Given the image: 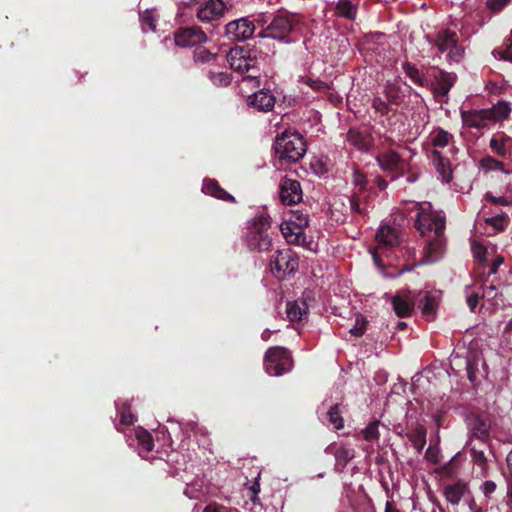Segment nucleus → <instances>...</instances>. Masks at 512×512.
<instances>
[{"label": "nucleus", "instance_id": "nucleus-30", "mask_svg": "<svg viewBox=\"0 0 512 512\" xmlns=\"http://www.w3.org/2000/svg\"><path fill=\"white\" fill-rule=\"evenodd\" d=\"M347 141L358 150L367 151L370 147V137L356 129L348 131Z\"/></svg>", "mask_w": 512, "mask_h": 512}, {"label": "nucleus", "instance_id": "nucleus-44", "mask_svg": "<svg viewBox=\"0 0 512 512\" xmlns=\"http://www.w3.org/2000/svg\"><path fill=\"white\" fill-rule=\"evenodd\" d=\"M450 137L451 135L447 131L439 129L437 134L432 139V144L434 147L443 148L448 145Z\"/></svg>", "mask_w": 512, "mask_h": 512}, {"label": "nucleus", "instance_id": "nucleus-55", "mask_svg": "<svg viewBox=\"0 0 512 512\" xmlns=\"http://www.w3.org/2000/svg\"><path fill=\"white\" fill-rule=\"evenodd\" d=\"M473 253H474V256L477 259H479L480 262L486 261L487 249L484 246H482V245L474 246Z\"/></svg>", "mask_w": 512, "mask_h": 512}, {"label": "nucleus", "instance_id": "nucleus-34", "mask_svg": "<svg viewBox=\"0 0 512 512\" xmlns=\"http://www.w3.org/2000/svg\"><path fill=\"white\" fill-rule=\"evenodd\" d=\"M336 467L343 470L346 465L354 458V450L346 448L344 446L339 447L335 451Z\"/></svg>", "mask_w": 512, "mask_h": 512}, {"label": "nucleus", "instance_id": "nucleus-40", "mask_svg": "<svg viewBox=\"0 0 512 512\" xmlns=\"http://www.w3.org/2000/svg\"><path fill=\"white\" fill-rule=\"evenodd\" d=\"M217 58V54L210 52L205 47H197L193 51V59L195 62L208 63Z\"/></svg>", "mask_w": 512, "mask_h": 512}, {"label": "nucleus", "instance_id": "nucleus-5", "mask_svg": "<svg viewBox=\"0 0 512 512\" xmlns=\"http://www.w3.org/2000/svg\"><path fill=\"white\" fill-rule=\"evenodd\" d=\"M299 267V258L290 248L278 250L270 260L272 274L283 279L286 275L294 274Z\"/></svg>", "mask_w": 512, "mask_h": 512}, {"label": "nucleus", "instance_id": "nucleus-39", "mask_svg": "<svg viewBox=\"0 0 512 512\" xmlns=\"http://www.w3.org/2000/svg\"><path fill=\"white\" fill-rule=\"evenodd\" d=\"M481 167L486 170H500L505 174H509L510 172L505 169V165L503 162L493 158L492 156H486L481 159Z\"/></svg>", "mask_w": 512, "mask_h": 512}, {"label": "nucleus", "instance_id": "nucleus-27", "mask_svg": "<svg viewBox=\"0 0 512 512\" xmlns=\"http://www.w3.org/2000/svg\"><path fill=\"white\" fill-rule=\"evenodd\" d=\"M431 157L433 164L437 172L441 175L443 181L449 182L452 179V170L449 160L444 158L437 150H433Z\"/></svg>", "mask_w": 512, "mask_h": 512}, {"label": "nucleus", "instance_id": "nucleus-1", "mask_svg": "<svg viewBox=\"0 0 512 512\" xmlns=\"http://www.w3.org/2000/svg\"><path fill=\"white\" fill-rule=\"evenodd\" d=\"M273 149L280 166L297 163L306 153V140L298 132L284 131L277 135Z\"/></svg>", "mask_w": 512, "mask_h": 512}, {"label": "nucleus", "instance_id": "nucleus-14", "mask_svg": "<svg viewBox=\"0 0 512 512\" xmlns=\"http://www.w3.org/2000/svg\"><path fill=\"white\" fill-rule=\"evenodd\" d=\"M227 61L230 67L239 73L250 72V70H257V61L247 56V51L242 48L231 49L227 55Z\"/></svg>", "mask_w": 512, "mask_h": 512}, {"label": "nucleus", "instance_id": "nucleus-36", "mask_svg": "<svg viewBox=\"0 0 512 512\" xmlns=\"http://www.w3.org/2000/svg\"><path fill=\"white\" fill-rule=\"evenodd\" d=\"M328 420L334 429L340 430L344 427V420L340 404L333 405L327 412Z\"/></svg>", "mask_w": 512, "mask_h": 512}, {"label": "nucleus", "instance_id": "nucleus-41", "mask_svg": "<svg viewBox=\"0 0 512 512\" xmlns=\"http://www.w3.org/2000/svg\"><path fill=\"white\" fill-rule=\"evenodd\" d=\"M352 183L358 188L359 192H365L367 190V177L359 169H355L352 174Z\"/></svg>", "mask_w": 512, "mask_h": 512}, {"label": "nucleus", "instance_id": "nucleus-60", "mask_svg": "<svg viewBox=\"0 0 512 512\" xmlns=\"http://www.w3.org/2000/svg\"><path fill=\"white\" fill-rule=\"evenodd\" d=\"M497 296V292H496V287L491 284L490 286H488L483 295L481 296L482 298L484 297H487V298H495Z\"/></svg>", "mask_w": 512, "mask_h": 512}, {"label": "nucleus", "instance_id": "nucleus-17", "mask_svg": "<svg viewBox=\"0 0 512 512\" xmlns=\"http://www.w3.org/2000/svg\"><path fill=\"white\" fill-rule=\"evenodd\" d=\"M468 494H471L469 484L461 479L443 487V495L452 506H457L461 499Z\"/></svg>", "mask_w": 512, "mask_h": 512}, {"label": "nucleus", "instance_id": "nucleus-10", "mask_svg": "<svg viewBox=\"0 0 512 512\" xmlns=\"http://www.w3.org/2000/svg\"><path fill=\"white\" fill-rule=\"evenodd\" d=\"M417 302L416 293L409 289L398 291L391 299L393 311L399 318L410 317Z\"/></svg>", "mask_w": 512, "mask_h": 512}, {"label": "nucleus", "instance_id": "nucleus-51", "mask_svg": "<svg viewBox=\"0 0 512 512\" xmlns=\"http://www.w3.org/2000/svg\"><path fill=\"white\" fill-rule=\"evenodd\" d=\"M507 216L497 215L487 219V223L492 225L495 229L501 231L504 230L503 222L506 220Z\"/></svg>", "mask_w": 512, "mask_h": 512}, {"label": "nucleus", "instance_id": "nucleus-47", "mask_svg": "<svg viewBox=\"0 0 512 512\" xmlns=\"http://www.w3.org/2000/svg\"><path fill=\"white\" fill-rule=\"evenodd\" d=\"M388 101H385L381 99L380 97L374 98L372 102V107L375 109L376 112H379L381 115L385 116L388 115L390 112Z\"/></svg>", "mask_w": 512, "mask_h": 512}, {"label": "nucleus", "instance_id": "nucleus-32", "mask_svg": "<svg viewBox=\"0 0 512 512\" xmlns=\"http://www.w3.org/2000/svg\"><path fill=\"white\" fill-rule=\"evenodd\" d=\"M486 110L491 113L490 120L495 122L507 119L511 113V107L509 103L505 101H499L492 108Z\"/></svg>", "mask_w": 512, "mask_h": 512}, {"label": "nucleus", "instance_id": "nucleus-11", "mask_svg": "<svg viewBox=\"0 0 512 512\" xmlns=\"http://www.w3.org/2000/svg\"><path fill=\"white\" fill-rule=\"evenodd\" d=\"M227 10L223 0H205L199 5L196 17L202 23H210L221 19Z\"/></svg>", "mask_w": 512, "mask_h": 512}, {"label": "nucleus", "instance_id": "nucleus-4", "mask_svg": "<svg viewBox=\"0 0 512 512\" xmlns=\"http://www.w3.org/2000/svg\"><path fill=\"white\" fill-rule=\"evenodd\" d=\"M264 366L271 376H281L289 372L293 366L289 350L280 346L269 348L265 353Z\"/></svg>", "mask_w": 512, "mask_h": 512}, {"label": "nucleus", "instance_id": "nucleus-45", "mask_svg": "<svg viewBox=\"0 0 512 512\" xmlns=\"http://www.w3.org/2000/svg\"><path fill=\"white\" fill-rule=\"evenodd\" d=\"M367 324L368 322L364 317L358 316L354 327L350 329V333L355 337L362 336L367 329Z\"/></svg>", "mask_w": 512, "mask_h": 512}, {"label": "nucleus", "instance_id": "nucleus-29", "mask_svg": "<svg viewBox=\"0 0 512 512\" xmlns=\"http://www.w3.org/2000/svg\"><path fill=\"white\" fill-rule=\"evenodd\" d=\"M357 5L353 4L351 0H339L335 6V15L354 21L357 16Z\"/></svg>", "mask_w": 512, "mask_h": 512}, {"label": "nucleus", "instance_id": "nucleus-12", "mask_svg": "<svg viewBox=\"0 0 512 512\" xmlns=\"http://www.w3.org/2000/svg\"><path fill=\"white\" fill-rule=\"evenodd\" d=\"M207 40L206 33L199 26L183 27L174 32V41L179 47H191Z\"/></svg>", "mask_w": 512, "mask_h": 512}, {"label": "nucleus", "instance_id": "nucleus-49", "mask_svg": "<svg viewBox=\"0 0 512 512\" xmlns=\"http://www.w3.org/2000/svg\"><path fill=\"white\" fill-rule=\"evenodd\" d=\"M477 366H478V364L476 361L467 359V361H466L467 377L472 384H475V382L477 381V375H476V372L478 370Z\"/></svg>", "mask_w": 512, "mask_h": 512}, {"label": "nucleus", "instance_id": "nucleus-3", "mask_svg": "<svg viewBox=\"0 0 512 512\" xmlns=\"http://www.w3.org/2000/svg\"><path fill=\"white\" fill-rule=\"evenodd\" d=\"M270 227L269 216L260 215L253 220L245 238L250 251L268 252L271 250L272 238L269 234Z\"/></svg>", "mask_w": 512, "mask_h": 512}, {"label": "nucleus", "instance_id": "nucleus-59", "mask_svg": "<svg viewBox=\"0 0 512 512\" xmlns=\"http://www.w3.org/2000/svg\"><path fill=\"white\" fill-rule=\"evenodd\" d=\"M425 457L432 463H438L437 453L431 446L427 448L425 452Z\"/></svg>", "mask_w": 512, "mask_h": 512}, {"label": "nucleus", "instance_id": "nucleus-15", "mask_svg": "<svg viewBox=\"0 0 512 512\" xmlns=\"http://www.w3.org/2000/svg\"><path fill=\"white\" fill-rule=\"evenodd\" d=\"M279 197L284 205H294L302 200L301 184L297 180L283 178L280 183Z\"/></svg>", "mask_w": 512, "mask_h": 512}, {"label": "nucleus", "instance_id": "nucleus-7", "mask_svg": "<svg viewBox=\"0 0 512 512\" xmlns=\"http://www.w3.org/2000/svg\"><path fill=\"white\" fill-rule=\"evenodd\" d=\"M378 242L372 256L378 267H384L385 264L381 260V255L389 248L398 246L401 243V233L399 230L389 226H381L376 234Z\"/></svg>", "mask_w": 512, "mask_h": 512}, {"label": "nucleus", "instance_id": "nucleus-63", "mask_svg": "<svg viewBox=\"0 0 512 512\" xmlns=\"http://www.w3.org/2000/svg\"><path fill=\"white\" fill-rule=\"evenodd\" d=\"M507 486H508L507 495H508L509 501L512 503V475L509 476V478L507 479Z\"/></svg>", "mask_w": 512, "mask_h": 512}, {"label": "nucleus", "instance_id": "nucleus-54", "mask_svg": "<svg viewBox=\"0 0 512 512\" xmlns=\"http://www.w3.org/2000/svg\"><path fill=\"white\" fill-rule=\"evenodd\" d=\"M480 298L481 297L479 296V294L477 292H473L472 294L467 296L466 302L471 311L475 310V308L477 307V305L479 303Z\"/></svg>", "mask_w": 512, "mask_h": 512}, {"label": "nucleus", "instance_id": "nucleus-48", "mask_svg": "<svg viewBox=\"0 0 512 512\" xmlns=\"http://www.w3.org/2000/svg\"><path fill=\"white\" fill-rule=\"evenodd\" d=\"M496 489H497V485L492 480H486L482 483V485L480 486V490L485 496L486 503H488V501L490 500L492 494L496 491Z\"/></svg>", "mask_w": 512, "mask_h": 512}, {"label": "nucleus", "instance_id": "nucleus-19", "mask_svg": "<svg viewBox=\"0 0 512 512\" xmlns=\"http://www.w3.org/2000/svg\"><path fill=\"white\" fill-rule=\"evenodd\" d=\"M456 80V75L454 73H449L444 70H439V72L434 76L433 83V93L436 96L446 97L453 87Z\"/></svg>", "mask_w": 512, "mask_h": 512}, {"label": "nucleus", "instance_id": "nucleus-33", "mask_svg": "<svg viewBox=\"0 0 512 512\" xmlns=\"http://www.w3.org/2000/svg\"><path fill=\"white\" fill-rule=\"evenodd\" d=\"M208 78L217 87H226L232 81V75L227 71H220L218 69H210L208 71Z\"/></svg>", "mask_w": 512, "mask_h": 512}, {"label": "nucleus", "instance_id": "nucleus-20", "mask_svg": "<svg viewBox=\"0 0 512 512\" xmlns=\"http://www.w3.org/2000/svg\"><path fill=\"white\" fill-rule=\"evenodd\" d=\"M490 420L483 415L477 414L474 416L471 422V436L482 441L485 444H489L490 439Z\"/></svg>", "mask_w": 512, "mask_h": 512}, {"label": "nucleus", "instance_id": "nucleus-58", "mask_svg": "<svg viewBox=\"0 0 512 512\" xmlns=\"http://www.w3.org/2000/svg\"><path fill=\"white\" fill-rule=\"evenodd\" d=\"M504 263L503 256H497L490 266L489 275L496 274L500 265Z\"/></svg>", "mask_w": 512, "mask_h": 512}, {"label": "nucleus", "instance_id": "nucleus-64", "mask_svg": "<svg viewBox=\"0 0 512 512\" xmlns=\"http://www.w3.org/2000/svg\"><path fill=\"white\" fill-rule=\"evenodd\" d=\"M506 463L510 471V476H512V450L507 455Z\"/></svg>", "mask_w": 512, "mask_h": 512}, {"label": "nucleus", "instance_id": "nucleus-38", "mask_svg": "<svg viewBox=\"0 0 512 512\" xmlns=\"http://www.w3.org/2000/svg\"><path fill=\"white\" fill-rule=\"evenodd\" d=\"M136 438L138 440L139 445L141 448L146 451L150 452L154 448V441L152 435L144 429L139 430L136 433Z\"/></svg>", "mask_w": 512, "mask_h": 512}, {"label": "nucleus", "instance_id": "nucleus-61", "mask_svg": "<svg viewBox=\"0 0 512 512\" xmlns=\"http://www.w3.org/2000/svg\"><path fill=\"white\" fill-rule=\"evenodd\" d=\"M375 181H376L377 187L381 191L385 190L387 188V186H388V183L386 182V180L383 177H381V176H377Z\"/></svg>", "mask_w": 512, "mask_h": 512}, {"label": "nucleus", "instance_id": "nucleus-35", "mask_svg": "<svg viewBox=\"0 0 512 512\" xmlns=\"http://www.w3.org/2000/svg\"><path fill=\"white\" fill-rule=\"evenodd\" d=\"M404 72L406 75L417 85L425 86V76L419 71L415 64L406 62L403 65Z\"/></svg>", "mask_w": 512, "mask_h": 512}, {"label": "nucleus", "instance_id": "nucleus-16", "mask_svg": "<svg viewBox=\"0 0 512 512\" xmlns=\"http://www.w3.org/2000/svg\"><path fill=\"white\" fill-rule=\"evenodd\" d=\"M286 225V228L281 226L283 235L288 239L289 234L286 232L287 229L291 236H295L294 241L298 242L299 238L304 236L303 230L309 225V216L307 213L300 210L292 211L290 220Z\"/></svg>", "mask_w": 512, "mask_h": 512}, {"label": "nucleus", "instance_id": "nucleus-62", "mask_svg": "<svg viewBox=\"0 0 512 512\" xmlns=\"http://www.w3.org/2000/svg\"><path fill=\"white\" fill-rule=\"evenodd\" d=\"M251 491L253 493V497H251V500L253 501V503H256V496L257 494L259 493L260 491V485L258 482H254L251 486Z\"/></svg>", "mask_w": 512, "mask_h": 512}, {"label": "nucleus", "instance_id": "nucleus-28", "mask_svg": "<svg viewBox=\"0 0 512 512\" xmlns=\"http://www.w3.org/2000/svg\"><path fill=\"white\" fill-rule=\"evenodd\" d=\"M469 451H470V456H471L473 463L479 469L480 476L483 478L488 477L489 465H488V459L485 456L484 450L479 449L475 445H473L470 447Z\"/></svg>", "mask_w": 512, "mask_h": 512}, {"label": "nucleus", "instance_id": "nucleus-50", "mask_svg": "<svg viewBox=\"0 0 512 512\" xmlns=\"http://www.w3.org/2000/svg\"><path fill=\"white\" fill-rule=\"evenodd\" d=\"M349 202H350V207H351L352 212L359 214L361 216L366 215L367 211L365 208L361 207L360 199L357 194H353L350 197Z\"/></svg>", "mask_w": 512, "mask_h": 512}, {"label": "nucleus", "instance_id": "nucleus-6", "mask_svg": "<svg viewBox=\"0 0 512 512\" xmlns=\"http://www.w3.org/2000/svg\"><path fill=\"white\" fill-rule=\"evenodd\" d=\"M433 45L437 47L440 53L447 52L450 61L459 62L464 55V49L458 44V35L450 29L439 31L433 41Z\"/></svg>", "mask_w": 512, "mask_h": 512}, {"label": "nucleus", "instance_id": "nucleus-13", "mask_svg": "<svg viewBox=\"0 0 512 512\" xmlns=\"http://www.w3.org/2000/svg\"><path fill=\"white\" fill-rule=\"evenodd\" d=\"M226 35L233 41L249 39L255 32V23L248 18L233 20L225 26Z\"/></svg>", "mask_w": 512, "mask_h": 512}, {"label": "nucleus", "instance_id": "nucleus-31", "mask_svg": "<svg viewBox=\"0 0 512 512\" xmlns=\"http://www.w3.org/2000/svg\"><path fill=\"white\" fill-rule=\"evenodd\" d=\"M405 436L412 444H415L416 441L423 440L427 437V429L425 425L421 423H410L407 425Z\"/></svg>", "mask_w": 512, "mask_h": 512}, {"label": "nucleus", "instance_id": "nucleus-43", "mask_svg": "<svg viewBox=\"0 0 512 512\" xmlns=\"http://www.w3.org/2000/svg\"><path fill=\"white\" fill-rule=\"evenodd\" d=\"M299 82L306 84L307 86L311 87L315 91H321L328 88V85L320 80V79H312L307 76H301L299 78Z\"/></svg>", "mask_w": 512, "mask_h": 512}, {"label": "nucleus", "instance_id": "nucleus-52", "mask_svg": "<svg viewBox=\"0 0 512 512\" xmlns=\"http://www.w3.org/2000/svg\"><path fill=\"white\" fill-rule=\"evenodd\" d=\"M247 74L243 81L247 80L254 83V86L259 87L260 86V68L257 66V70H250V72H244Z\"/></svg>", "mask_w": 512, "mask_h": 512}, {"label": "nucleus", "instance_id": "nucleus-24", "mask_svg": "<svg viewBox=\"0 0 512 512\" xmlns=\"http://www.w3.org/2000/svg\"><path fill=\"white\" fill-rule=\"evenodd\" d=\"M490 148L499 157H505L512 149V138L505 133H497L490 140Z\"/></svg>", "mask_w": 512, "mask_h": 512}, {"label": "nucleus", "instance_id": "nucleus-22", "mask_svg": "<svg viewBox=\"0 0 512 512\" xmlns=\"http://www.w3.org/2000/svg\"><path fill=\"white\" fill-rule=\"evenodd\" d=\"M202 191L204 194L223 200L226 202H236L234 196L229 194L224 188H222L218 181L215 179H204Z\"/></svg>", "mask_w": 512, "mask_h": 512}, {"label": "nucleus", "instance_id": "nucleus-2", "mask_svg": "<svg viewBox=\"0 0 512 512\" xmlns=\"http://www.w3.org/2000/svg\"><path fill=\"white\" fill-rule=\"evenodd\" d=\"M302 26L303 19L299 14L280 13L258 33V37L288 42L290 33L299 32Z\"/></svg>", "mask_w": 512, "mask_h": 512}, {"label": "nucleus", "instance_id": "nucleus-37", "mask_svg": "<svg viewBox=\"0 0 512 512\" xmlns=\"http://www.w3.org/2000/svg\"><path fill=\"white\" fill-rule=\"evenodd\" d=\"M385 95L388 103L392 105H400L403 102V95L401 94V89L399 86L395 84H389L385 88Z\"/></svg>", "mask_w": 512, "mask_h": 512}, {"label": "nucleus", "instance_id": "nucleus-46", "mask_svg": "<svg viewBox=\"0 0 512 512\" xmlns=\"http://www.w3.org/2000/svg\"><path fill=\"white\" fill-rule=\"evenodd\" d=\"M203 512H238V510L218 502H212L204 507Z\"/></svg>", "mask_w": 512, "mask_h": 512}, {"label": "nucleus", "instance_id": "nucleus-56", "mask_svg": "<svg viewBox=\"0 0 512 512\" xmlns=\"http://www.w3.org/2000/svg\"><path fill=\"white\" fill-rule=\"evenodd\" d=\"M485 198L493 204H499L503 206L509 205V201L505 197H495L490 192L486 193Z\"/></svg>", "mask_w": 512, "mask_h": 512}, {"label": "nucleus", "instance_id": "nucleus-57", "mask_svg": "<svg viewBox=\"0 0 512 512\" xmlns=\"http://www.w3.org/2000/svg\"><path fill=\"white\" fill-rule=\"evenodd\" d=\"M134 422V416L129 411H122L120 414V423L122 425H131Z\"/></svg>", "mask_w": 512, "mask_h": 512}, {"label": "nucleus", "instance_id": "nucleus-26", "mask_svg": "<svg viewBox=\"0 0 512 512\" xmlns=\"http://www.w3.org/2000/svg\"><path fill=\"white\" fill-rule=\"evenodd\" d=\"M416 295H417L416 305L421 310L423 316L428 320L433 319L436 314V311H437V301H436L435 297L429 293L425 294L421 298H418V296L420 294H416Z\"/></svg>", "mask_w": 512, "mask_h": 512}, {"label": "nucleus", "instance_id": "nucleus-42", "mask_svg": "<svg viewBox=\"0 0 512 512\" xmlns=\"http://www.w3.org/2000/svg\"><path fill=\"white\" fill-rule=\"evenodd\" d=\"M378 426H379V421H374L361 431V433L366 441L378 440V438H379Z\"/></svg>", "mask_w": 512, "mask_h": 512}, {"label": "nucleus", "instance_id": "nucleus-9", "mask_svg": "<svg viewBox=\"0 0 512 512\" xmlns=\"http://www.w3.org/2000/svg\"><path fill=\"white\" fill-rule=\"evenodd\" d=\"M375 160L384 172L392 175V180L399 178L404 173L402 157L392 149L379 152L375 156Z\"/></svg>", "mask_w": 512, "mask_h": 512}, {"label": "nucleus", "instance_id": "nucleus-53", "mask_svg": "<svg viewBox=\"0 0 512 512\" xmlns=\"http://www.w3.org/2000/svg\"><path fill=\"white\" fill-rule=\"evenodd\" d=\"M509 2L510 0H487V7L494 12H498Z\"/></svg>", "mask_w": 512, "mask_h": 512}, {"label": "nucleus", "instance_id": "nucleus-21", "mask_svg": "<svg viewBox=\"0 0 512 512\" xmlns=\"http://www.w3.org/2000/svg\"><path fill=\"white\" fill-rule=\"evenodd\" d=\"M446 246V239L444 237V233L441 235H432L427 240L426 244V261L427 262H435L437 261L444 253Z\"/></svg>", "mask_w": 512, "mask_h": 512}, {"label": "nucleus", "instance_id": "nucleus-25", "mask_svg": "<svg viewBox=\"0 0 512 512\" xmlns=\"http://www.w3.org/2000/svg\"><path fill=\"white\" fill-rule=\"evenodd\" d=\"M287 318L291 322L301 321L308 314V305L305 300L289 301L286 305Z\"/></svg>", "mask_w": 512, "mask_h": 512}, {"label": "nucleus", "instance_id": "nucleus-18", "mask_svg": "<svg viewBox=\"0 0 512 512\" xmlns=\"http://www.w3.org/2000/svg\"><path fill=\"white\" fill-rule=\"evenodd\" d=\"M490 112L486 109L481 110H462L461 119L465 126L475 129H483L490 122Z\"/></svg>", "mask_w": 512, "mask_h": 512}, {"label": "nucleus", "instance_id": "nucleus-23", "mask_svg": "<svg viewBox=\"0 0 512 512\" xmlns=\"http://www.w3.org/2000/svg\"><path fill=\"white\" fill-rule=\"evenodd\" d=\"M249 105L259 111H270L275 105V97L269 92L260 90L248 98Z\"/></svg>", "mask_w": 512, "mask_h": 512}, {"label": "nucleus", "instance_id": "nucleus-8", "mask_svg": "<svg viewBox=\"0 0 512 512\" xmlns=\"http://www.w3.org/2000/svg\"><path fill=\"white\" fill-rule=\"evenodd\" d=\"M417 207L418 212L414 225L420 234L427 237L443 234L445 230V219L431 213H425L421 204H417Z\"/></svg>", "mask_w": 512, "mask_h": 512}]
</instances>
